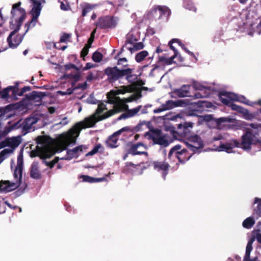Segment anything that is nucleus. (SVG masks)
<instances>
[{"label":"nucleus","mask_w":261,"mask_h":261,"mask_svg":"<svg viewBox=\"0 0 261 261\" xmlns=\"http://www.w3.org/2000/svg\"><path fill=\"white\" fill-rule=\"evenodd\" d=\"M151 133L148 132L145 134V136L147 137L149 140L153 141L155 144H158L164 147H167L169 145V141L167 139L166 135L162 136V130L158 128L152 129Z\"/></svg>","instance_id":"1a4fd4ad"},{"label":"nucleus","mask_w":261,"mask_h":261,"mask_svg":"<svg viewBox=\"0 0 261 261\" xmlns=\"http://www.w3.org/2000/svg\"><path fill=\"white\" fill-rule=\"evenodd\" d=\"M98 118H86L84 121L76 123L67 133L60 135L55 140L50 137V158L55 152H60L66 150L71 144H75L76 138L83 128L92 127L98 121Z\"/></svg>","instance_id":"f257e3e1"},{"label":"nucleus","mask_w":261,"mask_h":261,"mask_svg":"<svg viewBox=\"0 0 261 261\" xmlns=\"http://www.w3.org/2000/svg\"><path fill=\"white\" fill-rule=\"evenodd\" d=\"M46 95L45 93L34 91L25 95V98L33 102H40L42 98Z\"/></svg>","instance_id":"412c9836"},{"label":"nucleus","mask_w":261,"mask_h":261,"mask_svg":"<svg viewBox=\"0 0 261 261\" xmlns=\"http://www.w3.org/2000/svg\"><path fill=\"white\" fill-rule=\"evenodd\" d=\"M10 91L12 92L13 96L16 97V93L18 92V85L9 86L4 89L2 91H0V97L3 99L8 98Z\"/></svg>","instance_id":"b1692460"},{"label":"nucleus","mask_w":261,"mask_h":261,"mask_svg":"<svg viewBox=\"0 0 261 261\" xmlns=\"http://www.w3.org/2000/svg\"><path fill=\"white\" fill-rule=\"evenodd\" d=\"M152 165L154 170L161 172L163 178L165 179L170 167L169 164L165 161H154Z\"/></svg>","instance_id":"a211bd4d"},{"label":"nucleus","mask_w":261,"mask_h":261,"mask_svg":"<svg viewBox=\"0 0 261 261\" xmlns=\"http://www.w3.org/2000/svg\"><path fill=\"white\" fill-rule=\"evenodd\" d=\"M253 242H254L253 239H250V240L248 241L246 246V252L244 256H246V257H248L250 255V253L253 249L252 244Z\"/></svg>","instance_id":"ea45409f"},{"label":"nucleus","mask_w":261,"mask_h":261,"mask_svg":"<svg viewBox=\"0 0 261 261\" xmlns=\"http://www.w3.org/2000/svg\"><path fill=\"white\" fill-rule=\"evenodd\" d=\"M21 119L19 120L13 124H11V122H9L8 125L4 128V130L0 131V138L4 137L12 130L17 129L19 128H21Z\"/></svg>","instance_id":"6ab92c4d"},{"label":"nucleus","mask_w":261,"mask_h":261,"mask_svg":"<svg viewBox=\"0 0 261 261\" xmlns=\"http://www.w3.org/2000/svg\"><path fill=\"white\" fill-rule=\"evenodd\" d=\"M185 102L184 100H177L173 101L172 100H168L163 105L165 111L169 110L178 107H182L185 106Z\"/></svg>","instance_id":"5701e85b"},{"label":"nucleus","mask_w":261,"mask_h":261,"mask_svg":"<svg viewBox=\"0 0 261 261\" xmlns=\"http://www.w3.org/2000/svg\"><path fill=\"white\" fill-rule=\"evenodd\" d=\"M141 146H144V144L141 142H138L132 145L129 148L128 153L132 154L133 155L146 154L147 153L146 151H137V149Z\"/></svg>","instance_id":"cd10ccee"},{"label":"nucleus","mask_w":261,"mask_h":261,"mask_svg":"<svg viewBox=\"0 0 261 261\" xmlns=\"http://www.w3.org/2000/svg\"><path fill=\"white\" fill-rule=\"evenodd\" d=\"M211 95V92H203V91H198L195 93L193 96L194 98H206L210 96Z\"/></svg>","instance_id":"4c0bfd02"},{"label":"nucleus","mask_w":261,"mask_h":261,"mask_svg":"<svg viewBox=\"0 0 261 261\" xmlns=\"http://www.w3.org/2000/svg\"><path fill=\"white\" fill-rule=\"evenodd\" d=\"M38 122V119L34 117H29L23 121L21 120V134L25 135L31 130H34L32 126Z\"/></svg>","instance_id":"dca6fc26"},{"label":"nucleus","mask_w":261,"mask_h":261,"mask_svg":"<svg viewBox=\"0 0 261 261\" xmlns=\"http://www.w3.org/2000/svg\"><path fill=\"white\" fill-rule=\"evenodd\" d=\"M7 139L9 147H11V148H6L1 151L0 157H5L7 154L13 153L15 149L20 144L22 141L20 136Z\"/></svg>","instance_id":"4468645a"},{"label":"nucleus","mask_w":261,"mask_h":261,"mask_svg":"<svg viewBox=\"0 0 261 261\" xmlns=\"http://www.w3.org/2000/svg\"><path fill=\"white\" fill-rule=\"evenodd\" d=\"M38 18L32 16V19L30 21L25 24L24 28H26L24 34H25L30 29L33 28L36 24L38 21Z\"/></svg>","instance_id":"473e14b6"},{"label":"nucleus","mask_w":261,"mask_h":261,"mask_svg":"<svg viewBox=\"0 0 261 261\" xmlns=\"http://www.w3.org/2000/svg\"><path fill=\"white\" fill-rule=\"evenodd\" d=\"M144 45L143 43L141 42L136 43L134 45V48L136 50L143 49L144 48Z\"/></svg>","instance_id":"bf43d9fd"},{"label":"nucleus","mask_w":261,"mask_h":261,"mask_svg":"<svg viewBox=\"0 0 261 261\" xmlns=\"http://www.w3.org/2000/svg\"><path fill=\"white\" fill-rule=\"evenodd\" d=\"M171 13L170 9L166 6L154 5L148 13L147 16L151 20L165 19L167 21Z\"/></svg>","instance_id":"39448f33"},{"label":"nucleus","mask_w":261,"mask_h":261,"mask_svg":"<svg viewBox=\"0 0 261 261\" xmlns=\"http://www.w3.org/2000/svg\"><path fill=\"white\" fill-rule=\"evenodd\" d=\"M252 216L258 219L261 217V199L256 197L253 205Z\"/></svg>","instance_id":"393cba45"},{"label":"nucleus","mask_w":261,"mask_h":261,"mask_svg":"<svg viewBox=\"0 0 261 261\" xmlns=\"http://www.w3.org/2000/svg\"><path fill=\"white\" fill-rule=\"evenodd\" d=\"M173 154L181 164H185L193 155L189 154L187 149H181V146L179 144L176 145L170 149L168 155V159L171 160Z\"/></svg>","instance_id":"0eeeda50"},{"label":"nucleus","mask_w":261,"mask_h":261,"mask_svg":"<svg viewBox=\"0 0 261 261\" xmlns=\"http://www.w3.org/2000/svg\"><path fill=\"white\" fill-rule=\"evenodd\" d=\"M30 177L34 179H39L41 178V173L39 170L38 164L37 162H33L30 169Z\"/></svg>","instance_id":"a878e982"},{"label":"nucleus","mask_w":261,"mask_h":261,"mask_svg":"<svg viewBox=\"0 0 261 261\" xmlns=\"http://www.w3.org/2000/svg\"><path fill=\"white\" fill-rule=\"evenodd\" d=\"M103 58V55L101 53L98 51H95L93 54L92 60L95 62H100Z\"/></svg>","instance_id":"79ce46f5"},{"label":"nucleus","mask_w":261,"mask_h":261,"mask_svg":"<svg viewBox=\"0 0 261 261\" xmlns=\"http://www.w3.org/2000/svg\"><path fill=\"white\" fill-rule=\"evenodd\" d=\"M36 141L37 145L34 150L31 151V157L39 156L44 164L49 166V162L46 161L49 158V136H38Z\"/></svg>","instance_id":"7ed1b4c3"},{"label":"nucleus","mask_w":261,"mask_h":261,"mask_svg":"<svg viewBox=\"0 0 261 261\" xmlns=\"http://www.w3.org/2000/svg\"><path fill=\"white\" fill-rule=\"evenodd\" d=\"M254 217H249L246 218L244 220L242 223V225L243 227L246 229L251 228L255 224V220H254Z\"/></svg>","instance_id":"2f4dec72"},{"label":"nucleus","mask_w":261,"mask_h":261,"mask_svg":"<svg viewBox=\"0 0 261 261\" xmlns=\"http://www.w3.org/2000/svg\"><path fill=\"white\" fill-rule=\"evenodd\" d=\"M141 107V106H139L133 109L127 110L128 111L129 116L132 117L135 116L136 114H137L140 110Z\"/></svg>","instance_id":"8fccbe9b"},{"label":"nucleus","mask_w":261,"mask_h":261,"mask_svg":"<svg viewBox=\"0 0 261 261\" xmlns=\"http://www.w3.org/2000/svg\"><path fill=\"white\" fill-rule=\"evenodd\" d=\"M106 109V106L103 103H101L100 104H99L96 110L95 114L97 115H100L103 112V110Z\"/></svg>","instance_id":"3c124183"},{"label":"nucleus","mask_w":261,"mask_h":261,"mask_svg":"<svg viewBox=\"0 0 261 261\" xmlns=\"http://www.w3.org/2000/svg\"><path fill=\"white\" fill-rule=\"evenodd\" d=\"M234 143H236L237 147L242 148L245 150H249L251 149L252 145L261 144V139L257 138L249 129L242 136L241 142L236 140Z\"/></svg>","instance_id":"20e7f679"},{"label":"nucleus","mask_w":261,"mask_h":261,"mask_svg":"<svg viewBox=\"0 0 261 261\" xmlns=\"http://www.w3.org/2000/svg\"><path fill=\"white\" fill-rule=\"evenodd\" d=\"M230 106L232 110L236 111L239 113H243L244 114H246V113H248V111L246 109L236 104L231 103Z\"/></svg>","instance_id":"58836bf2"},{"label":"nucleus","mask_w":261,"mask_h":261,"mask_svg":"<svg viewBox=\"0 0 261 261\" xmlns=\"http://www.w3.org/2000/svg\"><path fill=\"white\" fill-rule=\"evenodd\" d=\"M89 47V45H88L87 44L86 46L84 47L81 53V57H84L88 55Z\"/></svg>","instance_id":"4d7b16f0"},{"label":"nucleus","mask_w":261,"mask_h":261,"mask_svg":"<svg viewBox=\"0 0 261 261\" xmlns=\"http://www.w3.org/2000/svg\"><path fill=\"white\" fill-rule=\"evenodd\" d=\"M68 121H67V118L66 117H65L64 118L62 119V120L61 121H60V122L57 123L55 124L54 125L52 126L51 128H53L55 126V125H59V124H60L62 125H66L67 124H68Z\"/></svg>","instance_id":"052dcab7"},{"label":"nucleus","mask_w":261,"mask_h":261,"mask_svg":"<svg viewBox=\"0 0 261 261\" xmlns=\"http://www.w3.org/2000/svg\"><path fill=\"white\" fill-rule=\"evenodd\" d=\"M118 19L114 16L106 15L99 17L95 23L97 28L101 30H111L115 28L118 24Z\"/></svg>","instance_id":"6e6552de"},{"label":"nucleus","mask_w":261,"mask_h":261,"mask_svg":"<svg viewBox=\"0 0 261 261\" xmlns=\"http://www.w3.org/2000/svg\"><path fill=\"white\" fill-rule=\"evenodd\" d=\"M21 4L20 2L14 4L11 11L12 17L15 19V21L18 22L19 27H21L24 20L26 17V12L23 8H20Z\"/></svg>","instance_id":"ddd939ff"},{"label":"nucleus","mask_w":261,"mask_h":261,"mask_svg":"<svg viewBox=\"0 0 261 261\" xmlns=\"http://www.w3.org/2000/svg\"><path fill=\"white\" fill-rule=\"evenodd\" d=\"M243 261H260L257 256H255L252 258H250V255L248 257L246 256H244L243 258Z\"/></svg>","instance_id":"69168bd1"},{"label":"nucleus","mask_w":261,"mask_h":261,"mask_svg":"<svg viewBox=\"0 0 261 261\" xmlns=\"http://www.w3.org/2000/svg\"><path fill=\"white\" fill-rule=\"evenodd\" d=\"M220 100L225 105H229L231 101H239L245 104L251 105L248 103V100L243 96H239L234 93L228 92H221L219 95Z\"/></svg>","instance_id":"f8f14e48"},{"label":"nucleus","mask_w":261,"mask_h":261,"mask_svg":"<svg viewBox=\"0 0 261 261\" xmlns=\"http://www.w3.org/2000/svg\"><path fill=\"white\" fill-rule=\"evenodd\" d=\"M130 117L128 111H127L126 113H123L118 118V120L125 119Z\"/></svg>","instance_id":"680f3d73"},{"label":"nucleus","mask_w":261,"mask_h":261,"mask_svg":"<svg viewBox=\"0 0 261 261\" xmlns=\"http://www.w3.org/2000/svg\"><path fill=\"white\" fill-rule=\"evenodd\" d=\"M20 27L19 26L15 29V31L11 32L7 38V42L10 47L12 48H15L17 47L19 44L22 42L24 33L23 35L17 34L15 36L14 39L12 40V37L15 35L20 30Z\"/></svg>","instance_id":"2eb2a0df"},{"label":"nucleus","mask_w":261,"mask_h":261,"mask_svg":"<svg viewBox=\"0 0 261 261\" xmlns=\"http://www.w3.org/2000/svg\"><path fill=\"white\" fill-rule=\"evenodd\" d=\"M148 55V53L146 50H143L136 55L135 60L136 61L140 63L142 62Z\"/></svg>","instance_id":"f704fd0d"},{"label":"nucleus","mask_w":261,"mask_h":261,"mask_svg":"<svg viewBox=\"0 0 261 261\" xmlns=\"http://www.w3.org/2000/svg\"><path fill=\"white\" fill-rule=\"evenodd\" d=\"M163 66V64L159 63V61L158 60L157 63L152 65L153 68L151 70L150 73H152L155 69Z\"/></svg>","instance_id":"338daca9"},{"label":"nucleus","mask_w":261,"mask_h":261,"mask_svg":"<svg viewBox=\"0 0 261 261\" xmlns=\"http://www.w3.org/2000/svg\"><path fill=\"white\" fill-rule=\"evenodd\" d=\"M186 146L189 149L192 151L194 153L196 152L199 149L202 148L199 147V145H193L188 142H186Z\"/></svg>","instance_id":"c03bdc74"},{"label":"nucleus","mask_w":261,"mask_h":261,"mask_svg":"<svg viewBox=\"0 0 261 261\" xmlns=\"http://www.w3.org/2000/svg\"><path fill=\"white\" fill-rule=\"evenodd\" d=\"M251 239L253 240V242L256 240L257 242L261 244V233L259 229L253 230L252 231Z\"/></svg>","instance_id":"e433bc0d"},{"label":"nucleus","mask_w":261,"mask_h":261,"mask_svg":"<svg viewBox=\"0 0 261 261\" xmlns=\"http://www.w3.org/2000/svg\"><path fill=\"white\" fill-rule=\"evenodd\" d=\"M5 203L10 208L13 209V210H16L17 208H19V212H21V208L19 207L16 205L13 206L12 204H11L9 202H8L7 201L5 202Z\"/></svg>","instance_id":"774afa93"},{"label":"nucleus","mask_w":261,"mask_h":261,"mask_svg":"<svg viewBox=\"0 0 261 261\" xmlns=\"http://www.w3.org/2000/svg\"><path fill=\"white\" fill-rule=\"evenodd\" d=\"M71 35L70 34L64 33L60 37V42H66L69 38H71Z\"/></svg>","instance_id":"09e8293b"},{"label":"nucleus","mask_w":261,"mask_h":261,"mask_svg":"<svg viewBox=\"0 0 261 261\" xmlns=\"http://www.w3.org/2000/svg\"><path fill=\"white\" fill-rule=\"evenodd\" d=\"M134 129L130 126H125L110 135L106 140V146L110 148H115L119 146L118 137L123 133L124 136H131L134 134Z\"/></svg>","instance_id":"423d86ee"},{"label":"nucleus","mask_w":261,"mask_h":261,"mask_svg":"<svg viewBox=\"0 0 261 261\" xmlns=\"http://www.w3.org/2000/svg\"><path fill=\"white\" fill-rule=\"evenodd\" d=\"M103 147H102L101 144H97L93 148V149L90 151H89L88 153L86 154V155H93L94 154L98 152V151L102 152L103 151Z\"/></svg>","instance_id":"72a5a7b5"},{"label":"nucleus","mask_w":261,"mask_h":261,"mask_svg":"<svg viewBox=\"0 0 261 261\" xmlns=\"http://www.w3.org/2000/svg\"><path fill=\"white\" fill-rule=\"evenodd\" d=\"M190 137H191L190 141L191 142H193L195 145H199V147H203V141L198 135L190 136Z\"/></svg>","instance_id":"c9c22d12"},{"label":"nucleus","mask_w":261,"mask_h":261,"mask_svg":"<svg viewBox=\"0 0 261 261\" xmlns=\"http://www.w3.org/2000/svg\"><path fill=\"white\" fill-rule=\"evenodd\" d=\"M66 3H64L63 2H61L60 8L63 11H67L70 9V5L68 2L65 0Z\"/></svg>","instance_id":"864d4df0"},{"label":"nucleus","mask_w":261,"mask_h":261,"mask_svg":"<svg viewBox=\"0 0 261 261\" xmlns=\"http://www.w3.org/2000/svg\"><path fill=\"white\" fill-rule=\"evenodd\" d=\"M93 7L89 4H85V6L83 8L82 15L84 17L86 14L93 9Z\"/></svg>","instance_id":"37998d69"},{"label":"nucleus","mask_w":261,"mask_h":261,"mask_svg":"<svg viewBox=\"0 0 261 261\" xmlns=\"http://www.w3.org/2000/svg\"><path fill=\"white\" fill-rule=\"evenodd\" d=\"M64 68L67 70H70L71 69H74L76 71H79V70L78 67H77L75 65L72 63H69L68 64L65 65L64 66Z\"/></svg>","instance_id":"13d9d810"},{"label":"nucleus","mask_w":261,"mask_h":261,"mask_svg":"<svg viewBox=\"0 0 261 261\" xmlns=\"http://www.w3.org/2000/svg\"><path fill=\"white\" fill-rule=\"evenodd\" d=\"M13 176L15 180V182H11L9 180L0 181V192L8 193L17 188L21 184V179L19 180V170L15 169Z\"/></svg>","instance_id":"9d476101"},{"label":"nucleus","mask_w":261,"mask_h":261,"mask_svg":"<svg viewBox=\"0 0 261 261\" xmlns=\"http://www.w3.org/2000/svg\"><path fill=\"white\" fill-rule=\"evenodd\" d=\"M64 76L67 79H73L76 82L79 81L81 77V74L77 72L76 73H68L64 75Z\"/></svg>","instance_id":"a19ab883"},{"label":"nucleus","mask_w":261,"mask_h":261,"mask_svg":"<svg viewBox=\"0 0 261 261\" xmlns=\"http://www.w3.org/2000/svg\"><path fill=\"white\" fill-rule=\"evenodd\" d=\"M31 90V87L30 86H25L21 89V90L19 91V89L18 88V92L16 93V96H22L27 91H30Z\"/></svg>","instance_id":"de8ad7c7"},{"label":"nucleus","mask_w":261,"mask_h":261,"mask_svg":"<svg viewBox=\"0 0 261 261\" xmlns=\"http://www.w3.org/2000/svg\"><path fill=\"white\" fill-rule=\"evenodd\" d=\"M135 74L137 76L136 79L134 80V82L133 83H130V84L135 85V86H142L143 85H144L145 84L144 82L141 79L138 80V75H137L136 74Z\"/></svg>","instance_id":"603ef678"},{"label":"nucleus","mask_w":261,"mask_h":261,"mask_svg":"<svg viewBox=\"0 0 261 261\" xmlns=\"http://www.w3.org/2000/svg\"><path fill=\"white\" fill-rule=\"evenodd\" d=\"M193 87L196 90H199V91L210 92V88H206L205 87L199 84H194Z\"/></svg>","instance_id":"a18cd8bd"},{"label":"nucleus","mask_w":261,"mask_h":261,"mask_svg":"<svg viewBox=\"0 0 261 261\" xmlns=\"http://www.w3.org/2000/svg\"><path fill=\"white\" fill-rule=\"evenodd\" d=\"M179 41H180L179 39H172L171 40H170L169 42V43H168V45L170 48L171 49L173 50L174 53H175V54H178V52H177V49L173 46L172 44L173 43H178Z\"/></svg>","instance_id":"49530a36"},{"label":"nucleus","mask_w":261,"mask_h":261,"mask_svg":"<svg viewBox=\"0 0 261 261\" xmlns=\"http://www.w3.org/2000/svg\"><path fill=\"white\" fill-rule=\"evenodd\" d=\"M23 157L22 155H19L17 157V165L15 169L19 170V180L22 179V170H23Z\"/></svg>","instance_id":"7c9ffc66"},{"label":"nucleus","mask_w":261,"mask_h":261,"mask_svg":"<svg viewBox=\"0 0 261 261\" xmlns=\"http://www.w3.org/2000/svg\"><path fill=\"white\" fill-rule=\"evenodd\" d=\"M81 177L84 181L93 183L95 182V178L89 176L88 175H82Z\"/></svg>","instance_id":"5fc2aeb1"},{"label":"nucleus","mask_w":261,"mask_h":261,"mask_svg":"<svg viewBox=\"0 0 261 261\" xmlns=\"http://www.w3.org/2000/svg\"><path fill=\"white\" fill-rule=\"evenodd\" d=\"M18 25V22H17L15 20V22L13 23V21H12L10 22V28L11 30H13V31H15V29L17 28Z\"/></svg>","instance_id":"0e129e2a"},{"label":"nucleus","mask_w":261,"mask_h":261,"mask_svg":"<svg viewBox=\"0 0 261 261\" xmlns=\"http://www.w3.org/2000/svg\"><path fill=\"white\" fill-rule=\"evenodd\" d=\"M236 140H230L229 142H226L225 144H221L219 146L220 150L225 151L227 152H230L232 149L234 147H237L236 143Z\"/></svg>","instance_id":"c85d7f7f"},{"label":"nucleus","mask_w":261,"mask_h":261,"mask_svg":"<svg viewBox=\"0 0 261 261\" xmlns=\"http://www.w3.org/2000/svg\"><path fill=\"white\" fill-rule=\"evenodd\" d=\"M190 87L189 85H183L180 88L174 89L172 93L179 97L189 96Z\"/></svg>","instance_id":"4be33fe9"},{"label":"nucleus","mask_w":261,"mask_h":261,"mask_svg":"<svg viewBox=\"0 0 261 261\" xmlns=\"http://www.w3.org/2000/svg\"><path fill=\"white\" fill-rule=\"evenodd\" d=\"M127 64L123 65V68L117 66H109L104 70V74L107 76V81L109 84H113L117 81L126 80L128 83H132L137 76L134 72V69L127 68Z\"/></svg>","instance_id":"f03ea898"},{"label":"nucleus","mask_w":261,"mask_h":261,"mask_svg":"<svg viewBox=\"0 0 261 261\" xmlns=\"http://www.w3.org/2000/svg\"><path fill=\"white\" fill-rule=\"evenodd\" d=\"M59 160H61V158L56 157L53 161H50V169L54 167L55 165L58 162Z\"/></svg>","instance_id":"e2e57ef3"},{"label":"nucleus","mask_w":261,"mask_h":261,"mask_svg":"<svg viewBox=\"0 0 261 261\" xmlns=\"http://www.w3.org/2000/svg\"><path fill=\"white\" fill-rule=\"evenodd\" d=\"M95 32H96V29H95L92 32V33H91V35H90V37L88 39L87 45H89V47H91V45L94 41V35H95Z\"/></svg>","instance_id":"6e6d98bb"},{"label":"nucleus","mask_w":261,"mask_h":261,"mask_svg":"<svg viewBox=\"0 0 261 261\" xmlns=\"http://www.w3.org/2000/svg\"><path fill=\"white\" fill-rule=\"evenodd\" d=\"M177 54L174 53V55L170 58H167L165 55L163 56H159L158 59L159 63L162 64L163 66L165 65H171L174 62L173 60L177 57Z\"/></svg>","instance_id":"c756f323"},{"label":"nucleus","mask_w":261,"mask_h":261,"mask_svg":"<svg viewBox=\"0 0 261 261\" xmlns=\"http://www.w3.org/2000/svg\"><path fill=\"white\" fill-rule=\"evenodd\" d=\"M82 151V145L76 146L72 149H67L66 156L61 158V160H70L74 158H77L79 156V152Z\"/></svg>","instance_id":"aec40b11"},{"label":"nucleus","mask_w":261,"mask_h":261,"mask_svg":"<svg viewBox=\"0 0 261 261\" xmlns=\"http://www.w3.org/2000/svg\"><path fill=\"white\" fill-rule=\"evenodd\" d=\"M42 9V6L41 5L40 2H36L35 3L32 4V8L30 11V14L32 16L38 18L40 12Z\"/></svg>","instance_id":"bb28decb"},{"label":"nucleus","mask_w":261,"mask_h":261,"mask_svg":"<svg viewBox=\"0 0 261 261\" xmlns=\"http://www.w3.org/2000/svg\"><path fill=\"white\" fill-rule=\"evenodd\" d=\"M108 103L114 105V109L109 110L102 115L99 116L98 120H102L108 118L122 111V105L118 103V101L120 100L119 97H116L113 94L112 96H111L110 94H109L108 95Z\"/></svg>","instance_id":"9b49d317"},{"label":"nucleus","mask_w":261,"mask_h":261,"mask_svg":"<svg viewBox=\"0 0 261 261\" xmlns=\"http://www.w3.org/2000/svg\"><path fill=\"white\" fill-rule=\"evenodd\" d=\"M193 123L191 122H185L177 125V133L182 137L189 138L190 136L191 129Z\"/></svg>","instance_id":"f3484780"}]
</instances>
